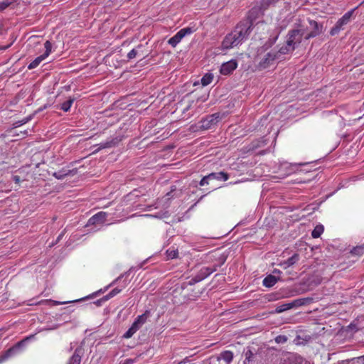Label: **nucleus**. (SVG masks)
Listing matches in <instances>:
<instances>
[{"label": "nucleus", "instance_id": "14", "mask_svg": "<svg viewBox=\"0 0 364 364\" xmlns=\"http://www.w3.org/2000/svg\"><path fill=\"white\" fill-rule=\"evenodd\" d=\"M120 141H121L120 137L117 136V137L112 138V139L108 140L106 142L101 143L99 145L100 146L99 148L95 151H98L100 149H106V148L113 147V146H116L117 144H119V142Z\"/></svg>", "mask_w": 364, "mask_h": 364}, {"label": "nucleus", "instance_id": "30", "mask_svg": "<svg viewBox=\"0 0 364 364\" xmlns=\"http://www.w3.org/2000/svg\"><path fill=\"white\" fill-rule=\"evenodd\" d=\"M350 252L353 255H362L364 253V245L357 246L354 247Z\"/></svg>", "mask_w": 364, "mask_h": 364}, {"label": "nucleus", "instance_id": "31", "mask_svg": "<svg viewBox=\"0 0 364 364\" xmlns=\"http://www.w3.org/2000/svg\"><path fill=\"white\" fill-rule=\"evenodd\" d=\"M44 46L46 48V51L43 55V56L47 58L49 55L50 53L51 52L52 44L49 41H46V43H44Z\"/></svg>", "mask_w": 364, "mask_h": 364}, {"label": "nucleus", "instance_id": "27", "mask_svg": "<svg viewBox=\"0 0 364 364\" xmlns=\"http://www.w3.org/2000/svg\"><path fill=\"white\" fill-rule=\"evenodd\" d=\"M323 230H324V228H323V225H316L311 232L312 237H314V238L319 237L321 236V235L323 233Z\"/></svg>", "mask_w": 364, "mask_h": 364}, {"label": "nucleus", "instance_id": "40", "mask_svg": "<svg viewBox=\"0 0 364 364\" xmlns=\"http://www.w3.org/2000/svg\"><path fill=\"white\" fill-rule=\"evenodd\" d=\"M141 326L139 323H138V322H137L136 321H135L132 323V325L131 328H132L134 330V331H135V333H136V331L140 328V327H141Z\"/></svg>", "mask_w": 364, "mask_h": 364}, {"label": "nucleus", "instance_id": "42", "mask_svg": "<svg viewBox=\"0 0 364 364\" xmlns=\"http://www.w3.org/2000/svg\"><path fill=\"white\" fill-rule=\"evenodd\" d=\"M209 181H210V180H209V178H207V176H204V177L201 179V181H200V186H204V185H205V184H208Z\"/></svg>", "mask_w": 364, "mask_h": 364}, {"label": "nucleus", "instance_id": "2", "mask_svg": "<svg viewBox=\"0 0 364 364\" xmlns=\"http://www.w3.org/2000/svg\"><path fill=\"white\" fill-rule=\"evenodd\" d=\"M308 23L309 26H300L302 29H305V33L308 31L304 37L305 41L318 36L324 31L323 23L310 18H308Z\"/></svg>", "mask_w": 364, "mask_h": 364}, {"label": "nucleus", "instance_id": "50", "mask_svg": "<svg viewBox=\"0 0 364 364\" xmlns=\"http://www.w3.org/2000/svg\"><path fill=\"white\" fill-rule=\"evenodd\" d=\"M21 125H23V124L21 122V121H18V122H15V124H14L15 127H18L21 126Z\"/></svg>", "mask_w": 364, "mask_h": 364}, {"label": "nucleus", "instance_id": "48", "mask_svg": "<svg viewBox=\"0 0 364 364\" xmlns=\"http://www.w3.org/2000/svg\"><path fill=\"white\" fill-rule=\"evenodd\" d=\"M105 302L102 299H100L98 300H97L96 301L94 302V304L97 306H100L102 305V303Z\"/></svg>", "mask_w": 364, "mask_h": 364}, {"label": "nucleus", "instance_id": "47", "mask_svg": "<svg viewBox=\"0 0 364 364\" xmlns=\"http://www.w3.org/2000/svg\"><path fill=\"white\" fill-rule=\"evenodd\" d=\"M31 119V116H29V117H26L20 121L22 123V124H24L27 123Z\"/></svg>", "mask_w": 364, "mask_h": 364}, {"label": "nucleus", "instance_id": "22", "mask_svg": "<svg viewBox=\"0 0 364 364\" xmlns=\"http://www.w3.org/2000/svg\"><path fill=\"white\" fill-rule=\"evenodd\" d=\"M311 301H312L311 298L307 297V298H301V299H296L294 301H292L291 303H292L293 307H297V306H301L309 304Z\"/></svg>", "mask_w": 364, "mask_h": 364}, {"label": "nucleus", "instance_id": "5", "mask_svg": "<svg viewBox=\"0 0 364 364\" xmlns=\"http://www.w3.org/2000/svg\"><path fill=\"white\" fill-rule=\"evenodd\" d=\"M192 29L189 27L182 28L176 35L169 38L168 43L175 48L186 36L192 33Z\"/></svg>", "mask_w": 364, "mask_h": 364}, {"label": "nucleus", "instance_id": "9", "mask_svg": "<svg viewBox=\"0 0 364 364\" xmlns=\"http://www.w3.org/2000/svg\"><path fill=\"white\" fill-rule=\"evenodd\" d=\"M107 216V213L105 212H99L98 213L94 215L91 217L87 223V225H100L103 224Z\"/></svg>", "mask_w": 364, "mask_h": 364}, {"label": "nucleus", "instance_id": "16", "mask_svg": "<svg viewBox=\"0 0 364 364\" xmlns=\"http://www.w3.org/2000/svg\"><path fill=\"white\" fill-rule=\"evenodd\" d=\"M233 358V353L230 350L222 352L218 357L217 360L220 362L221 360L225 361V364H230Z\"/></svg>", "mask_w": 364, "mask_h": 364}, {"label": "nucleus", "instance_id": "33", "mask_svg": "<svg viewBox=\"0 0 364 364\" xmlns=\"http://www.w3.org/2000/svg\"><path fill=\"white\" fill-rule=\"evenodd\" d=\"M166 254L168 258L170 259H174L178 257V252L177 250H168L166 251Z\"/></svg>", "mask_w": 364, "mask_h": 364}, {"label": "nucleus", "instance_id": "51", "mask_svg": "<svg viewBox=\"0 0 364 364\" xmlns=\"http://www.w3.org/2000/svg\"><path fill=\"white\" fill-rule=\"evenodd\" d=\"M63 235H64V232H62L61 234H60V235L57 238L56 242L60 241V240L63 237Z\"/></svg>", "mask_w": 364, "mask_h": 364}, {"label": "nucleus", "instance_id": "37", "mask_svg": "<svg viewBox=\"0 0 364 364\" xmlns=\"http://www.w3.org/2000/svg\"><path fill=\"white\" fill-rule=\"evenodd\" d=\"M146 320V314H142L141 316H139L136 321L139 323L141 326H142Z\"/></svg>", "mask_w": 364, "mask_h": 364}, {"label": "nucleus", "instance_id": "18", "mask_svg": "<svg viewBox=\"0 0 364 364\" xmlns=\"http://www.w3.org/2000/svg\"><path fill=\"white\" fill-rule=\"evenodd\" d=\"M294 50L295 48L293 46H289L288 42L286 41V45L281 47L278 51L274 53H277V58H279L281 55H285L292 53Z\"/></svg>", "mask_w": 364, "mask_h": 364}, {"label": "nucleus", "instance_id": "7", "mask_svg": "<svg viewBox=\"0 0 364 364\" xmlns=\"http://www.w3.org/2000/svg\"><path fill=\"white\" fill-rule=\"evenodd\" d=\"M33 336H34V335H32L29 337H26L24 340L18 342L16 345L10 348L9 349H8L4 353L0 355V363H2L3 361L6 360L9 357H11L13 354H14L15 352L18 350V348L21 346V344L25 341H27Z\"/></svg>", "mask_w": 364, "mask_h": 364}, {"label": "nucleus", "instance_id": "44", "mask_svg": "<svg viewBox=\"0 0 364 364\" xmlns=\"http://www.w3.org/2000/svg\"><path fill=\"white\" fill-rule=\"evenodd\" d=\"M120 291H121V289H120L114 288V289H112L109 293L111 294V295H112V296H116L117 294H119Z\"/></svg>", "mask_w": 364, "mask_h": 364}, {"label": "nucleus", "instance_id": "35", "mask_svg": "<svg viewBox=\"0 0 364 364\" xmlns=\"http://www.w3.org/2000/svg\"><path fill=\"white\" fill-rule=\"evenodd\" d=\"M288 338L284 335H279L275 338V341L277 343H284L287 341Z\"/></svg>", "mask_w": 364, "mask_h": 364}, {"label": "nucleus", "instance_id": "32", "mask_svg": "<svg viewBox=\"0 0 364 364\" xmlns=\"http://www.w3.org/2000/svg\"><path fill=\"white\" fill-rule=\"evenodd\" d=\"M12 4V1L11 0H4L0 2V11L5 10Z\"/></svg>", "mask_w": 364, "mask_h": 364}, {"label": "nucleus", "instance_id": "12", "mask_svg": "<svg viewBox=\"0 0 364 364\" xmlns=\"http://www.w3.org/2000/svg\"><path fill=\"white\" fill-rule=\"evenodd\" d=\"M217 270V266H214L213 268L210 267H203L196 274L198 280L202 281L208 277L210 274Z\"/></svg>", "mask_w": 364, "mask_h": 364}, {"label": "nucleus", "instance_id": "21", "mask_svg": "<svg viewBox=\"0 0 364 364\" xmlns=\"http://www.w3.org/2000/svg\"><path fill=\"white\" fill-rule=\"evenodd\" d=\"M344 26V23H342L341 19H338L335 26L331 29L330 34L331 36L337 35L340 32V31L343 28Z\"/></svg>", "mask_w": 364, "mask_h": 364}, {"label": "nucleus", "instance_id": "34", "mask_svg": "<svg viewBox=\"0 0 364 364\" xmlns=\"http://www.w3.org/2000/svg\"><path fill=\"white\" fill-rule=\"evenodd\" d=\"M278 0H262L261 6L263 9H267L269 5L275 4Z\"/></svg>", "mask_w": 364, "mask_h": 364}, {"label": "nucleus", "instance_id": "26", "mask_svg": "<svg viewBox=\"0 0 364 364\" xmlns=\"http://www.w3.org/2000/svg\"><path fill=\"white\" fill-rule=\"evenodd\" d=\"M213 79V74L208 73L201 78V84L203 86L209 85Z\"/></svg>", "mask_w": 364, "mask_h": 364}, {"label": "nucleus", "instance_id": "1", "mask_svg": "<svg viewBox=\"0 0 364 364\" xmlns=\"http://www.w3.org/2000/svg\"><path fill=\"white\" fill-rule=\"evenodd\" d=\"M253 27L252 20L247 18L241 21L222 42L223 49H230L242 44L250 36Z\"/></svg>", "mask_w": 364, "mask_h": 364}, {"label": "nucleus", "instance_id": "45", "mask_svg": "<svg viewBox=\"0 0 364 364\" xmlns=\"http://www.w3.org/2000/svg\"><path fill=\"white\" fill-rule=\"evenodd\" d=\"M135 363L134 359H127L123 363H121L120 364H134Z\"/></svg>", "mask_w": 364, "mask_h": 364}, {"label": "nucleus", "instance_id": "11", "mask_svg": "<svg viewBox=\"0 0 364 364\" xmlns=\"http://www.w3.org/2000/svg\"><path fill=\"white\" fill-rule=\"evenodd\" d=\"M83 353L84 350L82 346L77 347L75 350L73 355L70 358L68 364H80Z\"/></svg>", "mask_w": 364, "mask_h": 364}, {"label": "nucleus", "instance_id": "52", "mask_svg": "<svg viewBox=\"0 0 364 364\" xmlns=\"http://www.w3.org/2000/svg\"><path fill=\"white\" fill-rule=\"evenodd\" d=\"M57 328H58V325H55L53 327H51V328H46V330H54V329H56Z\"/></svg>", "mask_w": 364, "mask_h": 364}, {"label": "nucleus", "instance_id": "4", "mask_svg": "<svg viewBox=\"0 0 364 364\" xmlns=\"http://www.w3.org/2000/svg\"><path fill=\"white\" fill-rule=\"evenodd\" d=\"M279 364H309V363L297 354L288 353L280 359Z\"/></svg>", "mask_w": 364, "mask_h": 364}, {"label": "nucleus", "instance_id": "15", "mask_svg": "<svg viewBox=\"0 0 364 364\" xmlns=\"http://www.w3.org/2000/svg\"><path fill=\"white\" fill-rule=\"evenodd\" d=\"M299 260V255L297 253L294 254L288 259L282 262L280 266L284 269H287L294 264H295Z\"/></svg>", "mask_w": 364, "mask_h": 364}, {"label": "nucleus", "instance_id": "24", "mask_svg": "<svg viewBox=\"0 0 364 364\" xmlns=\"http://www.w3.org/2000/svg\"><path fill=\"white\" fill-rule=\"evenodd\" d=\"M356 9V8L353 9H351L350 11L346 12L340 19L341 21H342V23H344V25L346 26V24H348L350 19H351V17L355 11V10Z\"/></svg>", "mask_w": 364, "mask_h": 364}, {"label": "nucleus", "instance_id": "41", "mask_svg": "<svg viewBox=\"0 0 364 364\" xmlns=\"http://www.w3.org/2000/svg\"><path fill=\"white\" fill-rule=\"evenodd\" d=\"M200 282V280H198V277L197 275H196L195 277H193L189 282H188V284L190 285H193L198 282Z\"/></svg>", "mask_w": 364, "mask_h": 364}, {"label": "nucleus", "instance_id": "25", "mask_svg": "<svg viewBox=\"0 0 364 364\" xmlns=\"http://www.w3.org/2000/svg\"><path fill=\"white\" fill-rule=\"evenodd\" d=\"M356 9V8L353 9H351L350 11L346 12L340 19L341 21H342V23H344V25L346 26V24H348L350 19H351V17L355 11V10Z\"/></svg>", "mask_w": 364, "mask_h": 364}, {"label": "nucleus", "instance_id": "19", "mask_svg": "<svg viewBox=\"0 0 364 364\" xmlns=\"http://www.w3.org/2000/svg\"><path fill=\"white\" fill-rule=\"evenodd\" d=\"M207 178H209V180L213 179H217V180H221L227 181L228 179V175L225 172H218V173H211L209 175L207 176Z\"/></svg>", "mask_w": 364, "mask_h": 364}, {"label": "nucleus", "instance_id": "6", "mask_svg": "<svg viewBox=\"0 0 364 364\" xmlns=\"http://www.w3.org/2000/svg\"><path fill=\"white\" fill-rule=\"evenodd\" d=\"M220 118L219 114L215 113L208 116L200 122V128L202 129H208L212 125L215 124Z\"/></svg>", "mask_w": 364, "mask_h": 364}, {"label": "nucleus", "instance_id": "53", "mask_svg": "<svg viewBox=\"0 0 364 364\" xmlns=\"http://www.w3.org/2000/svg\"><path fill=\"white\" fill-rule=\"evenodd\" d=\"M187 360V358L184 359L183 360L179 362L178 364H186Z\"/></svg>", "mask_w": 364, "mask_h": 364}, {"label": "nucleus", "instance_id": "17", "mask_svg": "<svg viewBox=\"0 0 364 364\" xmlns=\"http://www.w3.org/2000/svg\"><path fill=\"white\" fill-rule=\"evenodd\" d=\"M73 173H76V171L75 170H69L65 168H62L61 170L54 172L53 173V176L56 178L57 179H63L66 176L73 174Z\"/></svg>", "mask_w": 364, "mask_h": 364}, {"label": "nucleus", "instance_id": "13", "mask_svg": "<svg viewBox=\"0 0 364 364\" xmlns=\"http://www.w3.org/2000/svg\"><path fill=\"white\" fill-rule=\"evenodd\" d=\"M279 33L280 31L279 29H276L275 31H274L273 33L270 35L268 41L263 46L264 50L269 49L275 43L279 37Z\"/></svg>", "mask_w": 364, "mask_h": 364}, {"label": "nucleus", "instance_id": "20", "mask_svg": "<svg viewBox=\"0 0 364 364\" xmlns=\"http://www.w3.org/2000/svg\"><path fill=\"white\" fill-rule=\"evenodd\" d=\"M278 279L272 274L267 276L263 279V285L266 287H273L277 282Z\"/></svg>", "mask_w": 364, "mask_h": 364}, {"label": "nucleus", "instance_id": "29", "mask_svg": "<svg viewBox=\"0 0 364 364\" xmlns=\"http://www.w3.org/2000/svg\"><path fill=\"white\" fill-rule=\"evenodd\" d=\"M74 102V99L73 98H70L69 100H68L67 101L64 102L62 105H61V109L64 111V112H68L72 104Z\"/></svg>", "mask_w": 364, "mask_h": 364}, {"label": "nucleus", "instance_id": "23", "mask_svg": "<svg viewBox=\"0 0 364 364\" xmlns=\"http://www.w3.org/2000/svg\"><path fill=\"white\" fill-rule=\"evenodd\" d=\"M46 57L43 56V55H41L40 56L36 58L28 66L29 70H32L36 68L43 60H45Z\"/></svg>", "mask_w": 364, "mask_h": 364}, {"label": "nucleus", "instance_id": "28", "mask_svg": "<svg viewBox=\"0 0 364 364\" xmlns=\"http://www.w3.org/2000/svg\"><path fill=\"white\" fill-rule=\"evenodd\" d=\"M293 308V305H292V303H288V304H282V305H280L279 306H277L275 309V312L276 313H282L286 310H288V309H290Z\"/></svg>", "mask_w": 364, "mask_h": 364}, {"label": "nucleus", "instance_id": "38", "mask_svg": "<svg viewBox=\"0 0 364 364\" xmlns=\"http://www.w3.org/2000/svg\"><path fill=\"white\" fill-rule=\"evenodd\" d=\"M137 50L136 49H132L130 52L127 54V58L128 60L134 59L136 55H137Z\"/></svg>", "mask_w": 364, "mask_h": 364}, {"label": "nucleus", "instance_id": "39", "mask_svg": "<svg viewBox=\"0 0 364 364\" xmlns=\"http://www.w3.org/2000/svg\"><path fill=\"white\" fill-rule=\"evenodd\" d=\"M135 333V331L130 327L128 331L124 334V338H131L134 334Z\"/></svg>", "mask_w": 364, "mask_h": 364}, {"label": "nucleus", "instance_id": "46", "mask_svg": "<svg viewBox=\"0 0 364 364\" xmlns=\"http://www.w3.org/2000/svg\"><path fill=\"white\" fill-rule=\"evenodd\" d=\"M113 296L111 295L110 293H109L108 294H107L106 296H103L102 299L104 301H107V300H109V299L112 298Z\"/></svg>", "mask_w": 364, "mask_h": 364}, {"label": "nucleus", "instance_id": "43", "mask_svg": "<svg viewBox=\"0 0 364 364\" xmlns=\"http://www.w3.org/2000/svg\"><path fill=\"white\" fill-rule=\"evenodd\" d=\"M100 292H102V290H100V291H97V292H95V293L92 294V295H90V296H86V297H85V298H83V299H81L77 300L76 301H80L85 300V299H87L92 298L94 296L97 295V294H98L99 293H100Z\"/></svg>", "mask_w": 364, "mask_h": 364}, {"label": "nucleus", "instance_id": "8", "mask_svg": "<svg viewBox=\"0 0 364 364\" xmlns=\"http://www.w3.org/2000/svg\"><path fill=\"white\" fill-rule=\"evenodd\" d=\"M237 63L236 60H231L226 62L221 65L220 70V73L225 75H229L237 68Z\"/></svg>", "mask_w": 364, "mask_h": 364}, {"label": "nucleus", "instance_id": "3", "mask_svg": "<svg viewBox=\"0 0 364 364\" xmlns=\"http://www.w3.org/2000/svg\"><path fill=\"white\" fill-rule=\"evenodd\" d=\"M305 34V29H302L301 27L299 28H294L289 31L287 33V39L289 46H293L295 49L301 43L302 37Z\"/></svg>", "mask_w": 364, "mask_h": 364}, {"label": "nucleus", "instance_id": "36", "mask_svg": "<svg viewBox=\"0 0 364 364\" xmlns=\"http://www.w3.org/2000/svg\"><path fill=\"white\" fill-rule=\"evenodd\" d=\"M255 353L250 350H247L245 352V361L247 360L249 363L253 360Z\"/></svg>", "mask_w": 364, "mask_h": 364}, {"label": "nucleus", "instance_id": "10", "mask_svg": "<svg viewBox=\"0 0 364 364\" xmlns=\"http://www.w3.org/2000/svg\"><path fill=\"white\" fill-rule=\"evenodd\" d=\"M276 59H278L277 53H275L274 51H271L265 55L264 58L259 62V65L261 68L264 69Z\"/></svg>", "mask_w": 364, "mask_h": 364}, {"label": "nucleus", "instance_id": "54", "mask_svg": "<svg viewBox=\"0 0 364 364\" xmlns=\"http://www.w3.org/2000/svg\"><path fill=\"white\" fill-rule=\"evenodd\" d=\"M141 47H142V46L139 45V46H138L137 48L139 49V48H141Z\"/></svg>", "mask_w": 364, "mask_h": 364}, {"label": "nucleus", "instance_id": "49", "mask_svg": "<svg viewBox=\"0 0 364 364\" xmlns=\"http://www.w3.org/2000/svg\"><path fill=\"white\" fill-rule=\"evenodd\" d=\"M13 180L15 181V183H18L20 182V176H14Z\"/></svg>", "mask_w": 364, "mask_h": 364}]
</instances>
